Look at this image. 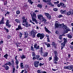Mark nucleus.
Masks as SVG:
<instances>
[{"label": "nucleus", "instance_id": "nucleus-1", "mask_svg": "<svg viewBox=\"0 0 73 73\" xmlns=\"http://www.w3.org/2000/svg\"><path fill=\"white\" fill-rule=\"evenodd\" d=\"M11 62H12V63L10 62H6L5 65L3 66V67L5 68L6 70H8L9 69V66H8L7 65H9L10 66H11L12 67L14 66V60H12Z\"/></svg>", "mask_w": 73, "mask_h": 73}, {"label": "nucleus", "instance_id": "nucleus-2", "mask_svg": "<svg viewBox=\"0 0 73 73\" xmlns=\"http://www.w3.org/2000/svg\"><path fill=\"white\" fill-rule=\"evenodd\" d=\"M31 17L33 21H35V23H37V20H36V14L34 12L33 13V15H32Z\"/></svg>", "mask_w": 73, "mask_h": 73}, {"label": "nucleus", "instance_id": "nucleus-3", "mask_svg": "<svg viewBox=\"0 0 73 73\" xmlns=\"http://www.w3.org/2000/svg\"><path fill=\"white\" fill-rule=\"evenodd\" d=\"M43 1L44 3H48L47 5H50V7H54V5L52 4L51 2V0H42Z\"/></svg>", "mask_w": 73, "mask_h": 73}, {"label": "nucleus", "instance_id": "nucleus-4", "mask_svg": "<svg viewBox=\"0 0 73 73\" xmlns=\"http://www.w3.org/2000/svg\"><path fill=\"white\" fill-rule=\"evenodd\" d=\"M59 58L57 56H54V59L53 60V62L54 64H57V61H58Z\"/></svg>", "mask_w": 73, "mask_h": 73}, {"label": "nucleus", "instance_id": "nucleus-5", "mask_svg": "<svg viewBox=\"0 0 73 73\" xmlns=\"http://www.w3.org/2000/svg\"><path fill=\"white\" fill-rule=\"evenodd\" d=\"M36 36L37 37H40V40H42L44 37L45 35L43 33L41 34L40 33H39L38 34L36 35Z\"/></svg>", "mask_w": 73, "mask_h": 73}, {"label": "nucleus", "instance_id": "nucleus-6", "mask_svg": "<svg viewBox=\"0 0 73 73\" xmlns=\"http://www.w3.org/2000/svg\"><path fill=\"white\" fill-rule=\"evenodd\" d=\"M64 69H68V70H72L73 69V66L70 65L67 66H65L64 67Z\"/></svg>", "mask_w": 73, "mask_h": 73}, {"label": "nucleus", "instance_id": "nucleus-7", "mask_svg": "<svg viewBox=\"0 0 73 73\" xmlns=\"http://www.w3.org/2000/svg\"><path fill=\"white\" fill-rule=\"evenodd\" d=\"M63 40H64V42H62L61 43V45L62 46L64 47V46H65V44H66V42H67L68 40H67V39H66L65 38H63Z\"/></svg>", "mask_w": 73, "mask_h": 73}, {"label": "nucleus", "instance_id": "nucleus-8", "mask_svg": "<svg viewBox=\"0 0 73 73\" xmlns=\"http://www.w3.org/2000/svg\"><path fill=\"white\" fill-rule=\"evenodd\" d=\"M44 15L49 20L51 19V15L49 14L45 13H44Z\"/></svg>", "mask_w": 73, "mask_h": 73}, {"label": "nucleus", "instance_id": "nucleus-9", "mask_svg": "<svg viewBox=\"0 0 73 73\" xmlns=\"http://www.w3.org/2000/svg\"><path fill=\"white\" fill-rule=\"evenodd\" d=\"M67 15L68 16H69L70 15H73V10L72 9H71L69 11H68L67 13Z\"/></svg>", "mask_w": 73, "mask_h": 73}, {"label": "nucleus", "instance_id": "nucleus-10", "mask_svg": "<svg viewBox=\"0 0 73 73\" xmlns=\"http://www.w3.org/2000/svg\"><path fill=\"white\" fill-rule=\"evenodd\" d=\"M22 19H23L22 23H26L27 22V20H28V19L27 18H26L25 17H22Z\"/></svg>", "mask_w": 73, "mask_h": 73}, {"label": "nucleus", "instance_id": "nucleus-11", "mask_svg": "<svg viewBox=\"0 0 73 73\" xmlns=\"http://www.w3.org/2000/svg\"><path fill=\"white\" fill-rule=\"evenodd\" d=\"M39 63V61H35L34 63V65L35 67L37 68L38 66V64Z\"/></svg>", "mask_w": 73, "mask_h": 73}, {"label": "nucleus", "instance_id": "nucleus-12", "mask_svg": "<svg viewBox=\"0 0 73 73\" xmlns=\"http://www.w3.org/2000/svg\"><path fill=\"white\" fill-rule=\"evenodd\" d=\"M4 17L3 16L2 17V19L0 21V25L1 24H5V22L4 21Z\"/></svg>", "mask_w": 73, "mask_h": 73}, {"label": "nucleus", "instance_id": "nucleus-13", "mask_svg": "<svg viewBox=\"0 0 73 73\" xmlns=\"http://www.w3.org/2000/svg\"><path fill=\"white\" fill-rule=\"evenodd\" d=\"M36 33L35 31H31V34L32 36V37L33 38H34V37H35L36 36Z\"/></svg>", "mask_w": 73, "mask_h": 73}, {"label": "nucleus", "instance_id": "nucleus-14", "mask_svg": "<svg viewBox=\"0 0 73 73\" xmlns=\"http://www.w3.org/2000/svg\"><path fill=\"white\" fill-rule=\"evenodd\" d=\"M43 17H44L42 15L40 14L38 15V18L39 20H42Z\"/></svg>", "mask_w": 73, "mask_h": 73}, {"label": "nucleus", "instance_id": "nucleus-15", "mask_svg": "<svg viewBox=\"0 0 73 73\" xmlns=\"http://www.w3.org/2000/svg\"><path fill=\"white\" fill-rule=\"evenodd\" d=\"M44 29L45 30V31H46V32H47V33H51V32H50V31H49V30H48V29H47V28H46V27H44Z\"/></svg>", "mask_w": 73, "mask_h": 73}, {"label": "nucleus", "instance_id": "nucleus-16", "mask_svg": "<svg viewBox=\"0 0 73 73\" xmlns=\"http://www.w3.org/2000/svg\"><path fill=\"white\" fill-rule=\"evenodd\" d=\"M60 24H58V23H56L55 24L54 27L56 29V28H60Z\"/></svg>", "mask_w": 73, "mask_h": 73}, {"label": "nucleus", "instance_id": "nucleus-17", "mask_svg": "<svg viewBox=\"0 0 73 73\" xmlns=\"http://www.w3.org/2000/svg\"><path fill=\"white\" fill-rule=\"evenodd\" d=\"M52 45L54 46V48H57V44H56L54 42H52Z\"/></svg>", "mask_w": 73, "mask_h": 73}, {"label": "nucleus", "instance_id": "nucleus-18", "mask_svg": "<svg viewBox=\"0 0 73 73\" xmlns=\"http://www.w3.org/2000/svg\"><path fill=\"white\" fill-rule=\"evenodd\" d=\"M25 26L27 28L28 27H30V26H31V24H29L28 23V22H27L26 23H25Z\"/></svg>", "mask_w": 73, "mask_h": 73}, {"label": "nucleus", "instance_id": "nucleus-19", "mask_svg": "<svg viewBox=\"0 0 73 73\" xmlns=\"http://www.w3.org/2000/svg\"><path fill=\"white\" fill-rule=\"evenodd\" d=\"M65 26V25L64 23H62V24H59V28H64Z\"/></svg>", "mask_w": 73, "mask_h": 73}, {"label": "nucleus", "instance_id": "nucleus-20", "mask_svg": "<svg viewBox=\"0 0 73 73\" xmlns=\"http://www.w3.org/2000/svg\"><path fill=\"white\" fill-rule=\"evenodd\" d=\"M45 44L46 45H47V48H50L51 46H50V44L48 43H45Z\"/></svg>", "mask_w": 73, "mask_h": 73}, {"label": "nucleus", "instance_id": "nucleus-21", "mask_svg": "<svg viewBox=\"0 0 73 73\" xmlns=\"http://www.w3.org/2000/svg\"><path fill=\"white\" fill-rule=\"evenodd\" d=\"M48 52H45L43 54V56L45 57H46L48 56Z\"/></svg>", "mask_w": 73, "mask_h": 73}, {"label": "nucleus", "instance_id": "nucleus-22", "mask_svg": "<svg viewBox=\"0 0 73 73\" xmlns=\"http://www.w3.org/2000/svg\"><path fill=\"white\" fill-rule=\"evenodd\" d=\"M19 29L21 30V29H23L21 28V26L18 25V28L16 29V30H17V31H18V30H19Z\"/></svg>", "mask_w": 73, "mask_h": 73}, {"label": "nucleus", "instance_id": "nucleus-23", "mask_svg": "<svg viewBox=\"0 0 73 73\" xmlns=\"http://www.w3.org/2000/svg\"><path fill=\"white\" fill-rule=\"evenodd\" d=\"M37 7H38V8H42V5L41 4H39L37 5Z\"/></svg>", "mask_w": 73, "mask_h": 73}, {"label": "nucleus", "instance_id": "nucleus-24", "mask_svg": "<svg viewBox=\"0 0 73 73\" xmlns=\"http://www.w3.org/2000/svg\"><path fill=\"white\" fill-rule=\"evenodd\" d=\"M60 13L62 14H64L66 12V10H64L63 11L62 10H60Z\"/></svg>", "mask_w": 73, "mask_h": 73}, {"label": "nucleus", "instance_id": "nucleus-25", "mask_svg": "<svg viewBox=\"0 0 73 73\" xmlns=\"http://www.w3.org/2000/svg\"><path fill=\"white\" fill-rule=\"evenodd\" d=\"M20 65L21 69H24V65H23V63H21Z\"/></svg>", "mask_w": 73, "mask_h": 73}, {"label": "nucleus", "instance_id": "nucleus-26", "mask_svg": "<svg viewBox=\"0 0 73 73\" xmlns=\"http://www.w3.org/2000/svg\"><path fill=\"white\" fill-rule=\"evenodd\" d=\"M28 2L29 3V4H30L31 5H32L33 3H34V2H32V0H28Z\"/></svg>", "mask_w": 73, "mask_h": 73}, {"label": "nucleus", "instance_id": "nucleus-27", "mask_svg": "<svg viewBox=\"0 0 73 73\" xmlns=\"http://www.w3.org/2000/svg\"><path fill=\"white\" fill-rule=\"evenodd\" d=\"M61 5L63 8H65L66 7L65 6V4L62 3H61Z\"/></svg>", "mask_w": 73, "mask_h": 73}, {"label": "nucleus", "instance_id": "nucleus-28", "mask_svg": "<svg viewBox=\"0 0 73 73\" xmlns=\"http://www.w3.org/2000/svg\"><path fill=\"white\" fill-rule=\"evenodd\" d=\"M54 56H58V53H57V52L56 51H54Z\"/></svg>", "mask_w": 73, "mask_h": 73}, {"label": "nucleus", "instance_id": "nucleus-29", "mask_svg": "<svg viewBox=\"0 0 73 73\" xmlns=\"http://www.w3.org/2000/svg\"><path fill=\"white\" fill-rule=\"evenodd\" d=\"M8 54H6L4 56V57H5L6 59H7L8 58Z\"/></svg>", "mask_w": 73, "mask_h": 73}, {"label": "nucleus", "instance_id": "nucleus-30", "mask_svg": "<svg viewBox=\"0 0 73 73\" xmlns=\"http://www.w3.org/2000/svg\"><path fill=\"white\" fill-rule=\"evenodd\" d=\"M42 20H43L42 21H44V22H45L46 21H47V20H46V19H45V18H44V17H43V18H42Z\"/></svg>", "mask_w": 73, "mask_h": 73}, {"label": "nucleus", "instance_id": "nucleus-31", "mask_svg": "<svg viewBox=\"0 0 73 73\" xmlns=\"http://www.w3.org/2000/svg\"><path fill=\"white\" fill-rule=\"evenodd\" d=\"M6 25L7 27H8L9 28H11V25L9 24V23Z\"/></svg>", "mask_w": 73, "mask_h": 73}, {"label": "nucleus", "instance_id": "nucleus-32", "mask_svg": "<svg viewBox=\"0 0 73 73\" xmlns=\"http://www.w3.org/2000/svg\"><path fill=\"white\" fill-rule=\"evenodd\" d=\"M22 35H23V33H19V37H20V38H21L22 37Z\"/></svg>", "mask_w": 73, "mask_h": 73}, {"label": "nucleus", "instance_id": "nucleus-33", "mask_svg": "<svg viewBox=\"0 0 73 73\" xmlns=\"http://www.w3.org/2000/svg\"><path fill=\"white\" fill-rule=\"evenodd\" d=\"M15 21H16L17 23H20V20L16 19L15 20Z\"/></svg>", "mask_w": 73, "mask_h": 73}, {"label": "nucleus", "instance_id": "nucleus-34", "mask_svg": "<svg viewBox=\"0 0 73 73\" xmlns=\"http://www.w3.org/2000/svg\"><path fill=\"white\" fill-rule=\"evenodd\" d=\"M21 57L22 60L25 58V56L24 55H23L21 56Z\"/></svg>", "mask_w": 73, "mask_h": 73}, {"label": "nucleus", "instance_id": "nucleus-35", "mask_svg": "<svg viewBox=\"0 0 73 73\" xmlns=\"http://www.w3.org/2000/svg\"><path fill=\"white\" fill-rule=\"evenodd\" d=\"M36 59L37 60H38V58H40V56L39 55H36Z\"/></svg>", "mask_w": 73, "mask_h": 73}, {"label": "nucleus", "instance_id": "nucleus-36", "mask_svg": "<svg viewBox=\"0 0 73 73\" xmlns=\"http://www.w3.org/2000/svg\"><path fill=\"white\" fill-rule=\"evenodd\" d=\"M4 29H5V30L6 31L7 33H8V32H9V30H8V29H7L6 28V27H5L4 28Z\"/></svg>", "mask_w": 73, "mask_h": 73}, {"label": "nucleus", "instance_id": "nucleus-37", "mask_svg": "<svg viewBox=\"0 0 73 73\" xmlns=\"http://www.w3.org/2000/svg\"><path fill=\"white\" fill-rule=\"evenodd\" d=\"M37 44L36 43L34 45V48H35V49L36 48H37Z\"/></svg>", "mask_w": 73, "mask_h": 73}, {"label": "nucleus", "instance_id": "nucleus-38", "mask_svg": "<svg viewBox=\"0 0 73 73\" xmlns=\"http://www.w3.org/2000/svg\"><path fill=\"white\" fill-rule=\"evenodd\" d=\"M9 23V20H7L6 21V25L7 24H8Z\"/></svg>", "mask_w": 73, "mask_h": 73}, {"label": "nucleus", "instance_id": "nucleus-39", "mask_svg": "<svg viewBox=\"0 0 73 73\" xmlns=\"http://www.w3.org/2000/svg\"><path fill=\"white\" fill-rule=\"evenodd\" d=\"M44 65V63L42 64L41 63H40L39 64V66H42V65Z\"/></svg>", "mask_w": 73, "mask_h": 73}, {"label": "nucleus", "instance_id": "nucleus-40", "mask_svg": "<svg viewBox=\"0 0 73 73\" xmlns=\"http://www.w3.org/2000/svg\"><path fill=\"white\" fill-rule=\"evenodd\" d=\"M19 62L18 61V60H16V64H17V65H18L19 64Z\"/></svg>", "mask_w": 73, "mask_h": 73}, {"label": "nucleus", "instance_id": "nucleus-41", "mask_svg": "<svg viewBox=\"0 0 73 73\" xmlns=\"http://www.w3.org/2000/svg\"><path fill=\"white\" fill-rule=\"evenodd\" d=\"M68 38H72V36L69 35H68Z\"/></svg>", "mask_w": 73, "mask_h": 73}, {"label": "nucleus", "instance_id": "nucleus-42", "mask_svg": "<svg viewBox=\"0 0 73 73\" xmlns=\"http://www.w3.org/2000/svg\"><path fill=\"white\" fill-rule=\"evenodd\" d=\"M31 50H33V51H35V50H34V48L32 46H31Z\"/></svg>", "mask_w": 73, "mask_h": 73}, {"label": "nucleus", "instance_id": "nucleus-43", "mask_svg": "<svg viewBox=\"0 0 73 73\" xmlns=\"http://www.w3.org/2000/svg\"><path fill=\"white\" fill-rule=\"evenodd\" d=\"M15 67H14L13 69L12 73H14V72H15Z\"/></svg>", "mask_w": 73, "mask_h": 73}, {"label": "nucleus", "instance_id": "nucleus-44", "mask_svg": "<svg viewBox=\"0 0 73 73\" xmlns=\"http://www.w3.org/2000/svg\"><path fill=\"white\" fill-rule=\"evenodd\" d=\"M35 56H36V54H35V53L34 52L32 54V56H33V57H35Z\"/></svg>", "mask_w": 73, "mask_h": 73}, {"label": "nucleus", "instance_id": "nucleus-45", "mask_svg": "<svg viewBox=\"0 0 73 73\" xmlns=\"http://www.w3.org/2000/svg\"><path fill=\"white\" fill-rule=\"evenodd\" d=\"M20 12L19 11H17L16 12V13H17V15H19V14H20Z\"/></svg>", "mask_w": 73, "mask_h": 73}, {"label": "nucleus", "instance_id": "nucleus-46", "mask_svg": "<svg viewBox=\"0 0 73 73\" xmlns=\"http://www.w3.org/2000/svg\"><path fill=\"white\" fill-rule=\"evenodd\" d=\"M53 10L54 11H58V9L56 8H55L53 9Z\"/></svg>", "mask_w": 73, "mask_h": 73}, {"label": "nucleus", "instance_id": "nucleus-47", "mask_svg": "<svg viewBox=\"0 0 73 73\" xmlns=\"http://www.w3.org/2000/svg\"><path fill=\"white\" fill-rule=\"evenodd\" d=\"M39 52H40V53H41L42 55V54H43V51H39Z\"/></svg>", "mask_w": 73, "mask_h": 73}, {"label": "nucleus", "instance_id": "nucleus-48", "mask_svg": "<svg viewBox=\"0 0 73 73\" xmlns=\"http://www.w3.org/2000/svg\"><path fill=\"white\" fill-rule=\"evenodd\" d=\"M61 3H60L59 4H58L57 5V7H60L61 6Z\"/></svg>", "mask_w": 73, "mask_h": 73}, {"label": "nucleus", "instance_id": "nucleus-49", "mask_svg": "<svg viewBox=\"0 0 73 73\" xmlns=\"http://www.w3.org/2000/svg\"><path fill=\"white\" fill-rule=\"evenodd\" d=\"M36 49H40V46H38L36 48Z\"/></svg>", "mask_w": 73, "mask_h": 73}, {"label": "nucleus", "instance_id": "nucleus-50", "mask_svg": "<svg viewBox=\"0 0 73 73\" xmlns=\"http://www.w3.org/2000/svg\"><path fill=\"white\" fill-rule=\"evenodd\" d=\"M62 16H63L62 15H60L58 16V17H59V18H61V17H62Z\"/></svg>", "mask_w": 73, "mask_h": 73}, {"label": "nucleus", "instance_id": "nucleus-51", "mask_svg": "<svg viewBox=\"0 0 73 73\" xmlns=\"http://www.w3.org/2000/svg\"><path fill=\"white\" fill-rule=\"evenodd\" d=\"M37 72L38 73H41V70H37Z\"/></svg>", "mask_w": 73, "mask_h": 73}, {"label": "nucleus", "instance_id": "nucleus-52", "mask_svg": "<svg viewBox=\"0 0 73 73\" xmlns=\"http://www.w3.org/2000/svg\"><path fill=\"white\" fill-rule=\"evenodd\" d=\"M59 38L61 40L62 39V36L61 35H60V36L59 37Z\"/></svg>", "mask_w": 73, "mask_h": 73}, {"label": "nucleus", "instance_id": "nucleus-53", "mask_svg": "<svg viewBox=\"0 0 73 73\" xmlns=\"http://www.w3.org/2000/svg\"><path fill=\"white\" fill-rule=\"evenodd\" d=\"M64 27L65 29L66 30V29H67L68 28V27L67 26H64Z\"/></svg>", "mask_w": 73, "mask_h": 73}, {"label": "nucleus", "instance_id": "nucleus-54", "mask_svg": "<svg viewBox=\"0 0 73 73\" xmlns=\"http://www.w3.org/2000/svg\"><path fill=\"white\" fill-rule=\"evenodd\" d=\"M40 50V51H43V48L41 47Z\"/></svg>", "mask_w": 73, "mask_h": 73}, {"label": "nucleus", "instance_id": "nucleus-55", "mask_svg": "<svg viewBox=\"0 0 73 73\" xmlns=\"http://www.w3.org/2000/svg\"><path fill=\"white\" fill-rule=\"evenodd\" d=\"M71 56V55H70V54H69L68 55V58H70Z\"/></svg>", "mask_w": 73, "mask_h": 73}, {"label": "nucleus", "instance_id": "nucleus-56", "mask_svg": "<svg viewBox=\"0 0 73 73\" xmlns=\"http://www.w3.org/2000/svg\"><path fill=\"white\" fill-rule=\"evenodd\" d=\"M70 47L71 49H73V46H72L70 45Z\"/></svg>", "mask_w": 73, "mask_h": 73}, {"label": "nucleus", "instance_id": "nucleus-57", "mask_svg": "<svg viewBox=\"0 0 73 73\" xmlns=\"http://www.w3.org/2000/svg\"><path fill=\"white\" fill-rule=\"evenodd\" d=\"M58 3H59V1H58L56 2H54V4H58Z\"/></svg>", "mask_w": 73, "mask_h": 73}, {"label": "nucleus", "instance_id": "nucleus-58", "mask_svg": "<svg viewBox=\"0 0 73 73\" xmlns=\"http://www.w3.org/2000/svg\"><path fill=\"white\" fill-rule=\"evenodd\" d=\"M36 57H35V56H34L33 58V60H36Z\"/></svg>", "mask_w": 73, "mask_h": 73}, {"label": "nucleus", "instance_id": "nucleus-59", "mask_svg": "<svg viewBox=\"0 0 73 73\" xmlns=\"http://www.w3.org/2000/svg\"><path fill=\"white\" fill-rule=\"evenodd\" d=\"M49 61H50L52 59V56L50 57L49 58Z\"/></svg>", "mask_w": 73, "mask_h": 73}, {"label": "nucleus", "instance_id": "nucleus-60", "mask_svg": "<svg viewBox=\"0 0 73 73\" xmlns=\"http://www.w3.org/2000/svg\"><path fill=\"white\" fill-rule=\"evenodd\" d=\"M47 42H49L50 41V40H49V38L48 37L47 38Z\"/></svg>", "mask_w": 73, "mask_h": 73}, {"label": "nucleus", "instance_id": "nucleus-61", "mask_svg": "<svg viewBox=\"0 0 73 73\" xmlns=\"http://www.w3.org/2000/svg\"><path fill=\"white\" fill-rule=\"evenodd\" d=\"M27 36H28V35H25V36L24 37V38H26L27 37Z\"/></svg>", "mask_w": 73, "mask_h": 73}, {"label": "nucleus", "instance_id": "nucleus-62", "mask_svg": "<svg viewBox=\"0 0 73 73\" xmlns=\"http://www.w3.org/2000/svg\"><path fill=\"white\" fill-rule=\"evenodd\" d=\"M42 59H43V58H40L39 59V61H40V60H42Z\"/></svg>", "mask_w": 73, "mask_h": 73}, {"label": "nucleus", "instance_id": "nucleus-63", "mask_svg": "<svg viewBox=\"0 0 73 73\" xmlns=\"http://www.w3.org/2000/svg\"><path fill=\"white\" fill-rule=\"evenodd\" d=\"M3 40L0 41V45L1 44H3Z\"/></svg>", "mask_w": 73, "mask_h": 73}, {"label": "nucleus", "instance_id": "nucleus-64", "mask_svg": "<svg viewBox=\"0 0 73 73\" xmlns=\"http://www.w3.org/2000/svg\"><path fill=\"white\" fill-rule=\"evenodd\" d=\"M7 37H8V38H9H9H11V36H10V35L8 36H7Z\"/></svg>", "mask_w": 73, "mask_h": 73}]
</instances>
